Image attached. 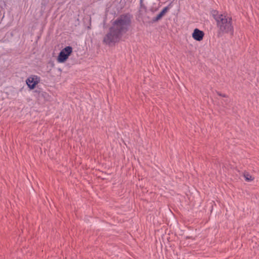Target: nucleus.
Segmentation results:
<instances>
[{
	"mask_svg": "<svg viewBox=\"0 0 259 259\" xmlns=\"http://www.w3.org/2000/svg\"><path fill=\"white\" fill-rule=\"evenodd\" d=\"M132 16L130 14H122L112 24L109 32L106 34L103 42L111 45L119 41L123 34L129 29L132 23Z\"/></svg>",
	"mask_w": 259,
	"mask_h": 259,
	"instance_id": "f257e3e1",
	"label": "nucleus"
},
{
	"mask_svg": "<svg viewBox=\"0 0 259 259\" xmlns=\"http://www.w3.org/2000/svg\"><path fill=\"white\" fill-rule=\"evenodd\" d=\"M213 18L216 21L218 28V36H222L224 33H233L234 28L232 19L226 14H221L214 11L212 13Z\"/></svg>",
	"mask_w": 259,
	"mask_h": 259,
	"instance_id": "f03ea898",
	"label": "nucleus"
},
{
	"mask_svg": "<svg viewBox=\"0 0 259 259\" xmlns=\"http://www.w3.org/2000/svg\"><path fill=\"white\" fill-rule=\"evenodd\" d=\"M72 52V48L70 46H67L63 49L59 53L58 61L59 62H64L68 58Z\"/></svg>",
	"mask_w": 259,
	"mask_h": 259,
	"instance_id": "7ed1b4c3",
	"label": "nucleus"
},
{
	"mask_svg": "<svg viewBox=\"0 0 259 259\" xmlns=\"http://www.w3.org/2000/svg\"><path fill=\"white\" fill-rule=\"evenodd\" d=\"M40 78L36 75L29 76L26 82L28 87L31 90L34 89L36 85L39 82Z\"/></svg>",
	"mask_w": 259,
	"mask_h": 259,
	"instance_id": "20e7f679",
	"label": "nucleus"
},
{
	"mask_svg": "<svg viewBox=\"0 0 259 259\" xmlns=\"http://www.w3.org/2000/svg\"><path fill=\"white\" fill-rule=\"evenodd\" d=\"M204 35V33L198 29V28H195L192 33L193 38L197 40V41H201L203 39V38Z\"/></svg>",
	"mask_w": 259,
	"mask_h": 259,
	"instance_id": "39448f33",
	"label": "nucleus"
},
{
	"mask_svg": "<svg viewBox=\"0 0 259 259\" xmlns=\"http://www.w3.org/2000/svg\"><path fill=\"white\" fill-rule=\"evenodd\" d=\"M169 6L165 7L161 12L160 13L157 15V16L154 18L153 19V21L154 22H156L159 20L164 15V14L167 12V11L169 10Z\"/></svg>",
	"mask_w": 259,
	"mask_h": 259,
	"instance_id": "423d86ee",
	"label": "nucleus"
},
{
	"mask_svg": "<svg viewBox=\"0 0 259 259\" xmlns=\"http://www.w3.org/2000/svg\"><path fill=\"white\" fill-rule=\"evenodd\" d=\"M243 176L246 181L251 182L254 180V178L252 177L248 172H245L243 174Z\"/></svg>",
	"mask_w": 259,
	"mask_h": 259,
	"instance_id": "0eeeda50",
	"label": "nucleus"
},
{
	"mask_svg": "<svg viewBox=\"0 0 259 259\" xmlns=\"http://www.w3.org/2000/svg\"><path fill=\"white\" fill-rule=\"evenodd\" d=\"M218 94L220 96H222V97H226V95H222L221 94V93H218Z\"/></svg>",
	"mask_w": 259,
	"mask_h": 259,
	"instance_id": "6e6552de",
	"label": "nucleus"
}]
</instances>
